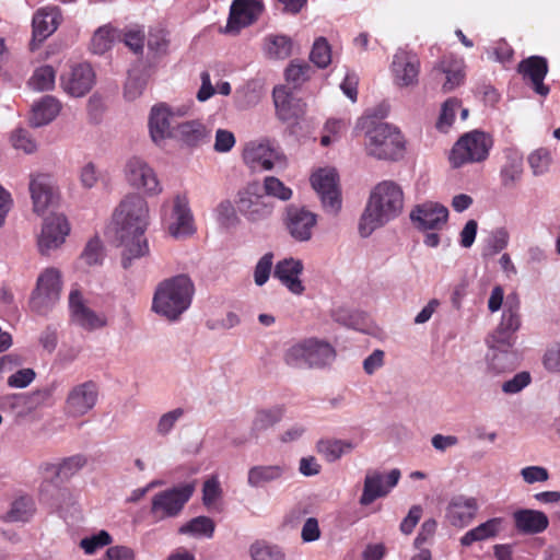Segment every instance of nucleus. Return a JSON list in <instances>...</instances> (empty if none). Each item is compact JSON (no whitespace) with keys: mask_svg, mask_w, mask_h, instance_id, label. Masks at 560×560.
<instances>
[{"mask_svg":"<svg viewBox=\"0 0 560 560\" xmlns=\"http://www.w3.org/2000/svg\"><path fill=\"white\" fill-rule=\"evenodd\" d=\"M520 301L516 295H510L508 296L505 303H504V310L502 313V318L500 322V327L502 329H508L510 331L515 332L521 325L520 319Z\"/></svg>","mask_w":560,"mask_h":560,"instance_id":"nucleus-46","label":"nucleus"},{"mask_svg":"<svg viewBox=\"0 0 560 560\" xmlns=\"http://www.w3.org/2000/svg\"><path fill=\"white\" fill-rule=\"evenodd\" d=\"M460 108V101L451 97L446 100L441 109L439 120L436 122L438 129L446 131L454 122L457 110Z\"/></svg>","mask_w":560,"mask_h":560,"instance_id":"nucleus-52","label":"nucleus"},{"mask_svg":"<svg viewBox=\"0 0 560 560\" xmlns=\"http://www.w3.org/2000/svg\"><path fill=\"white\" fill-rule=\"evenodd\" d=\"M119 37V31L112 24L102 25L92 36L91 49L94 54L102 55L109 50Z\"/></svg>","mask_w":560,"mask_h":560,"instance_id":"nucleus-42","label":"nucleus"},{"mask_svg":"<svg viewBox=\"0 0 560 560\" xmlns=\"http://www.w3.org/2000/svg\"><path fill=\"white\" fill-rule=\"evenodd\" d=\"M243 159L250 168L259 171H270L284 164L282 154L267 141L249 142Z\"/></svg>","mask_w":560,"mask_h":560,"instance_id":"nucleus-18","label":"nucleus"},{"mask_svg":"<svg viewBox=\"0 0 560 560\" xmlns=\"http://www.w3.org/2000/svg\"><path fill=\"white\" fill-rule=\"evenodd\" d=\"M207 137V129L199 120H189L177 124L173 138L188 145H196Z\"/></svg>","mask_w":560,"mask_h":560,"instance_id":"nucleus-38","label":"nucleus"},{"mask_svg":"<svg viewBox=\"0 0 560 560\" xmlns=\"http://www.w3.org/2000/svg\"><path fill=\"white\" fill-rule=\"evenodd\" d=\"M503 520L500 517L490 518L477 527L468 530L462 538L463 546H470L476 541H481L497 536L502 526Z\"/></svg>","mask_w":560,"mask_h":560,"instance_id":"nucleus-41","label":"nucleus"},{"mask_svg":"<svg viewBox=\"0 0 560 560\" xmlns=\"http://www.w3.org/2000/svg\"><path fill=\"white\" fill-rule=\"evenodd\" d=\"M293 48L292 39L287 35H267L264 39L262 50L270 59H287L291 56Z\"/></svg>","mask_w":560,"mask_h":560,"instance_id":"nucleus-39","label":"nucleus"},{"mask_svg":"<svg viewBox=\"0 0 560 560\" xmlns=\"http://www.w3.org/2000/svg\"><path fill=\"white\" fill-rule=\"evenodd\" d=\"M60 102L51 96L45 95L32 106L30 122L34 127H42L51 122L60 113Z\"/></svg>","mask_w":560,"mask_h":560,"instance_id":"nucleus-36","label":"nucleus"},{"mask_svg":"<svg viewBox=\"0 0 560 560\" xmlns=\"http://www.w3.org/2000/svg\"><path fill=\"white\" fill-rule=\"evenodd\" d=\"M394 83L399 88L413 86L418 83L420 60L418 56L405 49H398L390 65Z\"/></svg>","mask_w":560,"mask_h":560,"instance_id":"nucleus-19","label":"nucleus"},{"mask_svg":"<svg viewBox=\"0 0 560 560\" xmlns=\"http://www.w3.org/2000/svg\"><path fill=\"white\" fill-rule=\"evenodd\" d=\"M30 192L33 201V209L38 214L48 210V208L54 206L58 199L55 183L48 174L31 175Z\"/></svg>","mask_w":560,"mask_h":560,"instance_id":"nucleus-23","label":"nucleus"},{"mask_svg":"<svg viewBox=\"0 0 560 560\" xmlns=\"http://www.w3.org/2000/svg\"><path fill=\"white\" fill-rule=\"evenodd\" d=\"M283 416L284 408L280 405L256 410L250 425L252 434L258 436L260 433L271 429L282 420Z\"/></svg>","mask_w":560,"mask_h":560,"instance_id":"nucleus-37","label":"nucleus"},{"mask_svg":"<svg viewBox=\"0 0 560 560\" xmlns=\"http://www.w3.org/2000/svg\"><path fill=\"white\" fill-rule=\"evenodd\" d=\"M56 72L51 66H42L35 69L28 80V85L34 91H49L55 86Z\"/></svg>","mask_w":560,"mask_h":560,"instance_id":"nucleus-47","label":"nucleus"},{"mask_svg":"<svg viewBox=\"0 0 560 560\" xmlns=\"http://www.w3.org/2000/svg\"><path fill=\"white\" fill-rule=\"evenodd\" d=\"M277 117L283 122H292L305 114V103L294 96L285 85H279L272 92Z\"/></svg>","mask_w":560,"mask_h":560,"instance_id":"nucleus-24","label":"nucleus"},{"mask_svg":"<svg viewBox=\"0 0 560 560\" xmlns=\"http://www.w3.org/2000/svg\"><path fill=\"white\" fill-rule=\"evenodd\" d=\"M514 527L523 535H536L545 532L549 526L547 514L539 510L518 509L512 514Z\"/></svg>","mask_w":560,"mask_h":560,"instance_id":"nucleus-31","label":"nucleus"},{"mask_svg":"<svg viewBox=\"0 0 560 560\" xmlns=\"http://www.w3.org/2000/svg\"><path fill=\"white\" fill-rule=\"evenodd\" d=\"M39 501L58 512L63 518L78 510L77 498L67 488H56L51 485L43 486L39 491Z\"/></svg>","mask_w":560,"mask_h":560,"instance_id":"nucleus-27","label":"nucleus"},{"mask_svg":"<svg viewBox=\"0 0 560 560\" xmlns=\"http://www.w3.org/2000/svg\"><path fill=\"white\" fill-rule=\"evenodd\" d=\"M504 163L500 168V180L503 187L512 188L523 175V153L515 147L503 150Z\"/></svg>","mask_w":560,"mask_h":560,"instance_id":"nucleus-33","label":"nucleus"},{"mask_svg":"<svg viewBox=\"0 0 560 560\" xmlns=\"http://www.w3.org/2000/svg\"><path fill=\"white\" fill-rule=\"evenodd\" d=\"M404 201L402 188L396 182L382 180L376 184L360 219L361 236H370L376 229L399 217L404 210Z\"/></svg>","mask_w":560,"mask_h":560,"instance_id":"nucleus-2","label":"nucleus"},{"mask_svg":"<svg viewBox=\"0 0 560 560\" xmlns=\"http://www.w3.org/2000/svg\"><path fill=\"white\" fill-rule=\"evenodd\" d=\"M513 331L502 329V327L498 326L488 340L490 349L495 348L511 350L513 346Z\"/></svg>","mask_w":560,"mask_h":560,"instance_id":"nucleus-62","label":"nucleus"},{"mask_svg":"<svg viewBox=\"0 0 560 560\" xmlns=\"http://www.w3.org/2000/svg\"><path fill=\"white\" fill-rule=\"evenodd\" d=\"M150 221L148 201L138 194L125 196L113 213V225L120 246L124 247L121 264L124 268L131 265L133 258L149 253L144 237Z\"/></svg>","mask_w":560,"mask_h":560,"instance_id":"nucleus-1","label":"nucleus"},{"mask_svg":"<svg viewBox=\"0 0 560 560\" xmlns=\"http://www.w3.org/2000/svg\"><path fill=\"white\" fill-rule=\"evenodd\" d=\"M261 187L267 198L273 197L281 201H288L293 195L292 189L275 176H266Z\"/></svg>","mask_w":560,"mask_h":560,"instance_id":"nucleus-48","label":"nucleus"},{"mask_svg":"<svg viewBox=\"0 0 560 560\" xmlns=\"http://www.w3.org/2000/svg\"><path fill=\"white\" fill-rule=\"evenodd\" d=\"M125 177L131 187L147 196H158L163 191L155 171L141 158L132 156L126 162Z\"/></svg>","mask_w":560,"mask_h":560,"instance_id":"nucleus-13","label":"nucleus"},{"mask_svg":"<svg viewBox=\"0 0 560 560\" xmlns=\"http://www.w3.org/2000/svg\"><path fill=\"white\" fill-rule=\"evenodd\" d=\"M532 382V376L528 372H520L515 374L511 380L506 381L502 385V390L505 394H517L527 387Z\"/></svg>","mask_w":560,"mask_h":560,"instance_id":"nucleus-63","label":"nucleus"},{"mask_svg":"<svg viewBox=\"0 0 560 560\" xmlns=\"http://www.w3.org/2000/svg\"><path fill=\"white\" fill-rule=\"evenodd\" d=\"M215 528L214 522L208 516H197L179 527L178 532L196 538H211Z\"/></svg>","mask_w":560,"mask_h":560,"instance_id":"nucleus-44","label":"nucleus"},{"mask_svg":"<svg viewBox=\"0 0 560 560\" xmlns=\"http://www.w3.org/2000/svg\"><path fill=\"white\" fill-rule=\"evenodd\" d=\"M61 273L58 269L46 268L38 277L36 289L32 293L31 307L38 314H45L59 301Z\"/></svg>","mask_w":560,"mask_h":560,"instance_id":"nucleus-10","label":"nucleus"},{"mask_svg":"<svg viewBox=\"0 0 560 560\" xmlns=\"http://www.w3.org/2000/svg\"><path fill=\"white\" fill-rule=\"evenodd\" d=\"M273 264V255L271 253L265 254L256 264L254 270V281L257 285H264L271 273Z\"/></svg>","mask_w":560,"mask_h":560,"instance_id":"nucleus-61","label":"nucleus"},{"mask_svg":"<svg viewBox=\"0 0 560 560\" xmlns=\"http://www.w3.org/2000/svg\"><path fill=\"white\" fill-rule=\"evenodd\" d=\"M110 542H112L110 535L105 530H101L96 535L83 538L80 541V547L84 550V552L86 555H93L98 549L109 545Z\"/></svg>","mask_w":560,"mask_h":560,"instance_id":"nucleus-58","label":"nucleus"},{"mask_svg":"<svg viewBox=\"0 0 560 560\" xmlns=\"http://www.w3.org/2000/svg\"><path fill=\"white\" fill-rule=\"evenodd\" d=\"M168 44L167 33L164 30L159 28L150 31L148 36V48L150 51L155 55L166 54Z\"/></svg>","mask_w":560,"mask_h":560,"instance_id":"nucleus-59","label":"nucleus"},{"mask_svg":"<svg viewBox=\"0 0 560 560\" xmlns=\"http://www.w3.org/2000/svg\"><path fill=\"white\" fill-rule=\"evenodd\" d=\"M528 165L534 176H541L549 171L551 164L550 152L545 148H539L527 158Z\"/></svg>","mask_w":560,"mask_h":560,"instance_id":"nucleus-51","label":"nucleus"},{"mask_svg":"<svg viewBox=\"0 0 560 560\" xmlns=\"http://www.w3.org/2000/svg\"><path fill=\"white\" fill-rule=\"evenodd\" d=\"M518 71L525 79H528L532 83L534 91L541 95L547 96L549 94V88L544 84V80L548 73L547 60L540 56H532L518 65Z\"/></svg>","mask_w":560,"mask_h":560,"instance_id":"nucleus-32","label":"nucleus"},{"mask_svg":"<svg viewBox=\"0 0 560 560\" xmlns=\"http://www.w3.org/2000/svg\"><path fill=\"white\" fill-rule=\"evenodd\" d=\"M311 184L317 192L324 210L336 214L341 208V194L338 174L335 168H319L311 176Z\"/></svg>","mask_w":560,"mask_h":560,"instance_id":"nucleus-15","label":"nucleus"},{"mask_svg":"<svg viewBox=\"0 0 560 560\" xmlns=\"http://www.w3.org/2000/svg\"><path fill=\"white\" fill-rule=\"evenodd\" d=\"M98 396V385L94 381L89 380L73 385L66 396L65 415L73 419L88 415L96 406Z\"/></svg>","mask_w":560,"mask_h":560,"instance_id":"nucleus-11","label":"nucleus"},{"mask_svg":"<svg viewBox=\"0 0 560 560\" xmlns=\"http://www.w3.org/2000/svg\"><path fill=\"white\" fill-rule=\"evenodd\" d=\"M310 58L318 68H326L331 61L330 47L323 37L315 40Z\"/></svg>","mask_w":560,"mask_h":560,"instance_id":"nucleus-55","label":"nucleus"},{"mask_svg":"<svg viewBox=\"0 0 560 560\" xmlns=\"http://www.w3.org/2000/svg\"><path fill=\"white\" fill-rule=\"evenodd\" d=\"M94 80L95 74L92 67L88 63H80L74 66L69 73L61 75L60 84L67 94L81 97L92 89Z\"/></svg>","mask_w":560,"mask_h":560,"instance_id":"nucleus-26","label":"nucleus"},{"mask_svg":"<svg viewBox=\"0 0 560 560\" xmlns=\"http://www.w3.org/2000/svg\"><path fill=\"white\" fill-rule=\"evenodd\" d=\"M195 287L186 275H178L159 283L152 299V311L171 320H177L192 301Z\"/></svg>","mask_w":560,"mask_h":560,"instance_id":"nucleus-3","label":"nucleus"},{"mask_svg":"<svg viewBox=\"0 0 560 560\" xmlns=\"http://www.w3.org/2000/svg\"><path fill=\"white\" fill-rule=\"evenodd\" d=\"M71 228L66 215L51 213L44 219L40 233L37 236V248L40 255L49 256L59 249L70 234Z\"/></svg>","mask_w":560,"mask_h":560,"instance_id":"nucleus-12","label":"nucleus"},{"mask_svg":"<svg viewBox=\"0 0 560 560\" xmlns=\"http://www.w3.org/2000/svg\"><path fill=\"white\" fill-rule=\"evenodd\" d=\"M194 491V483H183L156 493L152 499V514L159 518L176 516L188 502Z\"/></svg>","mask_w":560,"mask_h":560,"instance_id":"nucleus-14","label":"nucleus"},{"mask_svg":"<svg viewBox=\"0 0 560 560\" xmlns=\"http://www.w3.org/2000/svg\"><path fill=\"white\" fill-rule=\"evenodd\" d=\"M86 465L85 456L77 454L63 458L58 464H50L46 470L56 476L60 481H67L75 476Z\"/></svg>","mask_w":560,"mask_h":560,"instance_id":"nucleus-40","label":"nucleus"},{"mask_svg":"<svg viewBox=\"0 0 560 560\" xmlns=\"http://www.w3.org/2000/svg\"><path fill=\"white\" fill-rule=\"evenodd\" d=\"M104 258L103 245L98 237L91 238L82 254L81 259L89 266L98 265Z\"/></svg>","mask_w":560,"mask_h":560,"instance_id":"nucleus-56","label":"nucleus"},{"mask_svg":"<svg viewBox=\"0 0 560 560\" xmlns=\"http://www.w3.org/2000/svg\"><path fill=\"white\" fill-rule=\"evenodd\" d=\"M184 413L185 411L183 408H175L163 413L156 422V434L160 436L168 435L175 428L176 423L183 418Z\"/></svg>","mask_w":560,"mask_h":560,"instance_id":"nucleus-53","label":"nucleus"},{"mask_svg":"<svg viewBox=\"0 0 560 560\" xmlns=\"http://www.w3.org/2000/svg\"><path fill=\"white\" fill-rule=\"evenodd\" d=\"M161 221L174 238L190 236L196 231L194 215L185 195H176L173 199L163 201Z\"/></svg>","mask_w":560,"mask_h":560,"instance_id":"nucleus-6","label":"nucleus"},{"mask_svg":"<svg viewBox=\"0 0 560 560\" xmlns=\"http://www.w3.org/2000/svg\"><path fill=\"white\" fill-rule=\"evenodd\" d=\"M237 211V207L235 208L232 201L222 200L214 209L215 220L222 228L235 226L240 221Z\"/></svg>","mask_w":560,"mask_h":560,"instance_id":"nucleus-49","label":"nucleus"},{"mask_svg":"<svg viewBox=\"0 0 560 560\" xmlns=\"http://www.w3.org/2000/svg\"><path fill=\"white\" fill-rule=\"evenodd\" d=\"M491 147L492 140L487 133L479 130L467 132L454 144L450 162L454 167L481 162L488 158Z\"/></svg>","mask_w":560,"mask_h":560,"instance_id":"nucleus-9","label":"nucleus"},{"mask_svg":"<svg viewBox=\"0 0 560 560\" xmlns=\"http://www.w3.org/2000/svg\"><path fill=\"white\" fill-rule=\"evenodd\" d=\"M479 505L477 499L457 494L450 499L446 506V518L452 526L463 528L476 517Z\"/></svg>","mask_w":560,"mask_h":560,"instance_id":"nucleus-28","label":"nucleus"},{"mask_svg":"<svg viewBox=\"0 0 560 560\" xmlns=\"http://www.w3.org/2000/svg\"><path fill=\"white\" fill-rule=\"evenodd\" d=\"M238 212L250 223H257L269 219L275 205L267 198L258 182L247 183L242 187L235 199Z\"/></svg>","mask_w":560,"mask_h":560,"instance_id":"nucleus-8","label":"nucleus"},{"mask_svg":"<svg viewBox=\"0 0 560 560\" xmlns=\"http://www.w3.org/2000/svg\"><path fill=\"white\" fill-rule=\"evenodd\" d=\"M487 359L488 369L497 375L510 371L515 366V354L511 350L490 349Z\"/></svg>","mask_w":560,"mask_h":560,"instance_id":"nucleus-43","label":"nucleus"},{"mask_svg":"<svg viewBox=\"0 0 560 560\" xmlns=\"http://www.w3.org/2000/svg\"><path fill=\"white\" fill-rule=\"evenodd\" d=\"M410 219L421 231L441 230L447 222L448 210L439 202L425 201L411 210Z\"/></svg>","mask_w":560,"mask_h":560,"instance_id":"nucleus-21","label":"nucleus"},{"mask_svg":"<svg viewBox=\"0 0 560 560\" xmlns=\"http://www.w3.org/2000/svg\"><path fill=\"white\" fill-rule=\"evenodd\" d=\"M252 560H284V555L277 546L256 542L250 546Z\"/></svg>","mask_w":560,"mask_h":560,"instance_id":"nucleus-54","label":"nucleus"},{"mask_svg":"<svg viewBox=\"0 0 560 560\" xmlns=\"http://www.w3.org/2000/svg\"><path fill=\"white\" fill-rule=\"evenodd\" d=\"M264 4L259 0H233L224 32L237 34L253 24L262 13Z\"/></svg>","mask_w":560,"mask_h":560,"instance_id":"nucleus-20","label":"nucleus"},{"mask_svg":"<svg viewBox=\"0 0 560 560\" xmlns=\"http://www.w3.org/2000/svg\"><path fill=\"white\" fill-rule=\"evenodd\" d=\"M312 72L313 69L310 65L292 61L285 70V79L293 88H298L311 78Z\"/></svg>","mask_w":560,"mask_h":560,"instance_id":"nucleus-50","label":"nucleus"},{"mask_svg":"<svg viewBox=\"0 0 560 560\" xmlns=\"http://www.w3.org/2000/svg\"><path fill=\"white\" fill-rule=\"evenodd\" d=\"M191 103L170 105L158 103L151 107L149 114V132L152 141L160 144L166 139L173 138L175 131V119L189 115Z\"/></svg>","mask_w":560,"mask_h":560,"instance_id":"nucleus-7","label":"nucleus"},{"mask_svg":"<svg viewBox=\"0 0 560 560\" xmlns=\"http://www.w3.org/2000/svg\"><path fill=\"white\" fill-rule=\"evenodd\" d=\"M12 144L15 149L22 150L30 154L36 151V142L30 137L28 132L24 129H18L12 133Z\"/></svg>","mask_w":560,"mask_h":560,"instance_id":"nucleus-64","label":"nucleus"},{"mask_svg":"<svg viewBox=\"0 0 560 560\" xmlns=\"http://www.w3.org/2000/svg\"><path fill=\"white\" fill-rule=\"evenodd\" d=\"M357 447L351 440L325 438L316 442V452L328 463H335Z\"/></svg>","mask_w":560,"mask_h":560,"instance_id":"nucleus-35","label":"nucleus"},{"mask_svg":"<svg viewBox=\"0 0 560 560\" xmlns=\"http://www.w3.org/2000/svg\"><path fill=\"white\" fill-rule=\"evenodd\" d=\"M290 472L287 464H258L249 467L247 485L253 489L264 488L269 483L281 482Z\"/></svg>","mask_w":560,"mask_h":560,"instance_id":"nucleus-29","label":"nucleus"},{"mask_svg":"<svg viewBox=\"0 0 560 560\" xmlns=\"http://www.w3.org/2000/svg\"><path fill=\"white\" fill-rule=\"evenodd\" d=\"M337 358L335 347L326 339L308 337L292 342L283 353L284 363L294 369H325Z\"/></svg>","mask_w":560,"mask_h":560,"instance_id":"nucleus-5","label":"nucleus"},{"mask_svg":"<svg viewBox=\"0 0 560 560\" xmlns=\"http://www.w3.org/2000/svg\"><path fill=\"white\" fill-rule=\"evenodd\" d=\"M145 84L147 80L142 74H138L135 71L129 72L125 84V97L130 101L136 100L142 94Z\"/></svg>","mask_w":560,"mask_h":560,"instance_id":"nucleus-60","label":"nucleus"},{"mask_svg":"<svg viewBox=\"0 0 560 560\" xmlns=\"http://www.w3.org/2000/svg\"><path fill=\"white\" fill-rule=\"evenodd\" d=\"M304 269L300 259L288 257L279 260L275 266L273 276L277 278L292 294L301 295L305 291L300 276Z\"/></svg>","mask_w":560,"mask_h":560,"instance_id":"nucleus-30","label":"nucleus"},{"mask_svg":"<svg viewBox=\"0 0 560 560\" xmlns=\"http://www.w3.org/2000/svg\"><path fill=\"white\" fill-rule=\"evenodd\" d=\"M401 472L398 468L383 474L377 469H370L366 471L363 482V491L360 497V504L368 506L375 500L384 498L397 486Z\"/></svg>","mask_w":560,"mask_h":560,"instance_id":"nucleus-16","label":"nucleus"},{"mask_svg":"<svg viewBox=\"0 0 560 560\" xmlns=\"http://www.w3.org/2000/svg\"><path fill=\"white\" fill-rule=\"evenodd\" d=\"M28 402L30 397L25 394H9L0 398V407L16 415H23Z\"/></svg>","mask_w":560,"mask_h":560,"instance_id":"nucleus-57","label":"nucleus"},{"mask_svg":"<svg viewBox=\"0 0 560 560\" xmlns=\"http://www.w3.org/2000/svg\"><path fill=\"white\" fill-rule=\"evenodd\" d=\"M434 73L445 74L442 85L444 92H451L464 82V61L454 56H444L433 68Z\"/></svg>","mask_w":560,"mask_h":560,"instance_id":"nucleus-34","label":"nucleus"},{"mask_svg":"<svg viewBox=\"0 0 560 560\" xmlns=\"http://www.w3.org/2000/svg\"><path fill=\"white\" fill-rule=\"evenodd\" d=\"M69 310L72 322L86 330H95L107 324L104 314H97L86 304L79 290H72L69 295Z\"/></svg>","mask_w":560,"mask_h":560,"instance_id":"nucleus-22","label":"nucleus"},{"mask_svg":"<svg viewBox=\"0 0 560 560\" xmlns=\"http://www.w3.org/2000/svg\"><path fill=\"white\" fill-rule=\"evenodd\" d=\"M285 230L295 242H308L317 224V214L305 207L290 205L283 219Z\"/></svg>","mask_w":560,"mask_h":560,"instance_id":"nucleus-17","label":"nucleus"},{"mask_svg":"<svg viewBox=\"0 0 560 560\" xmlns=\"http://www.w3.org/2000/svg\"><path fill=\"white\" fill-rule=\"evenodd\" d=\"M355 128L364 132V145L369 155L378 160H396L402 154L405 141L396 127L376 121L374 117L363 116Z\"/></svg>","mask_w":560,"mask_h":560,"instance_id":"nucleus-4","label":"nucleus"},{"mask_svg":"<svg viewBox=\"0 0 560 560\" xmlns=\"http://www.w3.org/2000/svg\"><path fill=\"white\" fill-rule=\"evenodd\" d=\"M62 15L58 7L48 5L38 9L33 16V39L32 49L43 43L58 28Z\"/></svg>","mask_w":560,"mask_h":560,"instance_id":"nucleus-25","label":"nucleus"},{"mask_svg":"<svg viewBox=\"0 0 560 560\" xmlns=\"http://www.w3.org/2000/svg\"><path fill=\"white\" fill-rule=\"evenodd\" d=\"M34 511L33 500L28 497H21L12 503L3 520L5 522H26L32 517Z\"/></svg>","mask_w":560,"mask_h":560,"instance_id":"nucleus-45","label":"nucleus"}]
</instances>
